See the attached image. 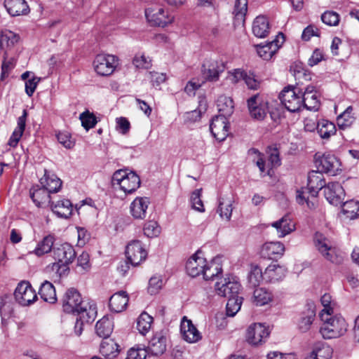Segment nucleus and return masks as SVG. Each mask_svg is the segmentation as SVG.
I'll use <instances>...</instances> for the list:
<instances>
[{
  "instance_id": "obj_1",
  "label": "nucleus",
  "mask_w": 359,
  "mask_h": 359,
  "mask_svg": "<svg viewBox=\"0 0 359 359\" xmlns=\"http://www.w3.org/2000/svg\"><path fill=\"white\" fill-rule=\"evenodd\" d=\"M62 308L65 313L76 314L83 321L93 322L97 316L95 304L84 302L80 293L74 288H69L65 292Z\"/></svg>"
},
{
  "instance_id": "obj_2",
  "label": "nucleus",
  "mask_w": 359,
  "mask_h": 359,
  "mask_svg": "<svg viewBox=\"0 0 359 359\" xmlns=\"http://www.w3.org/2000/svg\"><path fill=\"white\" fill-rule=\"evenodd\" d=\"M326 187L325 181L323 172L312 170L309 172L307 187L302 188L297 191V201L299 204L306 203L308 208L313 209L316 207V198L318 192L323 188Z\"/></svg>"
},
{
  "instance_id": "obj_3",
  "label": "nucleus",
  "mask_w": 359,
  "mask_h": 359,
  "mask_svg": "<svg viewBox=\"0 0 359 359\" xmlns=\"http://www.w3.org/2000/svg\"><path fill=\"white\" fill-rule=\"evenodd\" d=\"M320 317L323 322L320 333L324 339L338 338L346 333L347 323L343 317L332 316L331 313H320Z\"/></svg>"
},
{
  "instance_id": "obj_4",
  "label": "nucleus",
  "mask_w": 359,
  "mask_h": 359,
  "mask_svg": "<svg viewBox=\"0 0 359 359\" xmlns=\"http://www.w3.org/2000/svg\"><path fill=\"white\" fill-rule=\"evenodd\" d=\"M111 183L114 189L119 188L126 194H130L140 187L141 181L135 172L120 169L114 172Z\"/></svg>"
},
{
  "instance_id": "obj_5",
  "label": "nucleus",
  "mask_w": 359,
  "mask_h": 359,
  "mask_svg": "<svg viewBox=\"0 0 359 359\" xmlns=\"http://www.w3.org/2000/svg\"><path fill=\"white\" fill-rule=\"evenodd\" d=\"M53 257L57 261L52 266L61 276L68 269V265L73 262L76 257L74 247L68 243L56 244L53 248Z\"/></svg>"
},
{
  "instance_id": "obj_6",
  "label": "nucleus",
  "mask_w": 359,
  "mask_h": 359,
  "mask_svg": "<svg viewBox=\"0 0 359 359\" xmlns=\"http://www.w3.org/2000/svg\"><path fill=\"white\" fill-rule=\"evenodd\" d=\"M313 243L317 250L328 261L339 264L343 261V257L337 252L332 242L325 235L316 232L313 237Z\"/></svg>"
},
{
  "instance_id": "obj_7",
  "label": "nucleus",
  "mask_w": 359,
  "mask_h": 359,
  "mask_svg": "<svg viewBox=\"0 0 359 359\" xmlns=\"http://www.w3.org/2000/svg\"><path fill=\"white\" fill-rule=\"evenodd\" d=\"M302 90L288 86L279 95L283 105L290 112H297L302 108Z\"/></svg>"
},
{
  "instance_id": "obj_8",
  "label": "nucleus",
  "mask_w": 359,
  "mask_h": 359,
  "mask_svg": "<svg viewBox=\"0 0 359 359\" xmlns=\"http://www.w3.org/2000/svg\"><path fill=\"white\" fill-rule=\"evenodd\" d=\"M315 164L318 170L331 175H335L341 166L339 160L330 154H316Z\"/></svg>"
},
{
  "instance_id": "obj_9",
  "label": "nucleus",
  "mask_w": 359,
  "mask_h": 359,
  "mask_svg": "<svg viewBox=\"0 0 359 359\" xmlns=\"http://www.w3.org/2000/svg\"><path fill=\"white\" fill-rule=\"evenodd\" d=\"M215 287L218 295L228 298L238 296L241 285L236 277L229 276L217 282Z\"/></svg>"
},
{
  "instance_id": "obj_10",
  "label": "nucleus",
  "mask_w": 359,
  "mask_h": 359,
  "mask_svg": "<svg viewBox=\"0 0 359 359\" xmlns=\"http://www.w3.org/2000/svg\"><path fill=\"white\" fill-rule=\"evenodd\" d=\"M16 302L21 306H29L37 299L35 290L28 281H21L18 283L14 292Z\"/></svg>"
},
{
  "instance_id": "obj_11",
  "label": "nucleus",
  "mask_w": 359,
  "mask_h": 359,
  "mask_svg": "<svg viewBox=\"0 0 359 359\" xmlns=\"http://www.w3.org/2000/svg\"><path fill=\"white\" fill-rule=\"evenodd\" d=\"M116 65V57L112 55L99 54L93 61L94 69L100 76L111 75Z\"/></svg>"
},
{
  "instance_id": "obj_12",
  "label": "nucleus",
  "mask_w": 359,
  "mask_h": 359,
  "mask_svg": "<svg viewBox=\"0 0 359 359\" xmlns=\"http://www.w3.org/2000/svg\"><path fill=\"white\" fill-rule=\"evenodd\" d=\"M225 69V65L222 61L215 60H205L202 65L201 73L206 81L215 82L219 80V74Z\"/></svg>"
},
{
  "instance_id": "obj_13",
  "label": "nucleus",
  "mask_w": 359,
  "mask_h": 359,
  "mask_svg": "<svg viewBox=\"0 0 359 359\" xmlns=\"http://www.w3.org/2000/svg\"><path fill=\"white\" fill-rule=\"evenodd\" d=\"M250 116L257 120H263L268 112V102L259 94L250 97L248 101Z\"/></svg>"
},
{
  "instance_id": "obj_14",
  "label": "nucleus",
  "mask_w": 359,
  "mask_h": 359,
  "mask_svg": "<svg viewBox=\"0 0 359 359\" xmlns=\"http://www.w3.org/2000/svg\"><path fill=\"white\" fill-rule=\"evenodd\" d=\"M269 333V328L264 325L253 323L247 330L246 341L251 345L257 346L265 341Z\"/></svg>"
},
{
  "instance_id": "obj_15",
  "label": "nucleus",
  "mask_w": 359,
  "mask_h": 359,
  "mask_svg": "<svg viewBox=\"0 0 359 359\" xmlns=\"http://www.w3.org/2000/svg\"><path fill=\"white\" fill-rule=\"evenodd\" d=\"M227 118L218 114L212 118L210 124L212 135L219 142L224 141L229 135V123Z\"/></svg>"
},
{
  "instance_id": "obj_16",
  "label": "nucleus",
  "mask_w": 359,
  "mask_h": 359,
  "mask_svg": "<svg viewBox=\"0 0 359 359\" xmlns=\"http://www.w3.org/2000/svg\"><path fill=\"white\" fill-rule=\"evenodd\" d=\"M145 16L147 21L153 26L165 27L171 23L173 17L162 8L157 10L154 8H147L145 10Z\"/></svg>"
},
{
  "instance_id": "obj_17",
  "label": "nucleus",
  "mask_w": 359,
  "mask_h": 359,
  "mask_svg": "<svg viewBox=\"0 0 359 359\" xmlns=\"http://www.w3.org/2000/svg\"><path fill=\"white\" fill-rule=\"evenodd\" d=\"M126 255L130 264L136 266L145 260L147 252L142 247L140 241H133L127 245Z\"/></svg>"
},
{
  "instance_id": "obj_18",
  "label": "nucleus",
  "mask_w": 359,
  "mask_h": 359,
  "mask_svg": "<svg viewBox=\"0 0 359 359\" xmlns=\"http://www.w3.org/2000/svg\"><path fill=\"white\" fill-rule=\"evenodd\" d=\"M285 41L284 34L279 33L276 39L265 44H259L257 46V52L263 60H269L278 51Z\"/></svg>"
},
{
  "instance_id": "obj_19",
  "label": "nucleus",
  "mask_w": 359,
  "mask_h": 359,
  "mask_svg": "<svg viewBox=\"0 0 359 359\" xmlns=\"http://www.w3.org/2000/svg\"><path fill=\"white\" fill-rule=\"evenodd\" d=\"M324 195L330 204L337 206L342 204L345 192L339 182H330L325 187Z\"/></svg>"
},
{
  "instance_id": "obj_20",
  "label": "nucleus",
  "mask_w": 359,
  "mask_h": 359,
  "mask_svg": "<svg viewBox=\"0 0 359 359\" xmlns=\"http://www.w3.org/2000/svg\"><path fill=\"white\" fill-rule=\"evenodd\" d=\"M180 330L183 339L189 343H195L201 339L200 332L193 325L191 320L185 316L182 318Z\"/></svg>"
},
{
  "instance_id": "obj_21",
  "label": "nucleus",
  "mask_w": 359,
  "mask_h": 359,
  "mask_svg": "<svg viewBox=\"0 0 359 359\" xmlns=\"http://www.w3.org/2000/svg\"><path fill=\"white\" fill-rule=\"evenodd\" d=\"M200 252H197L191 256L186 264L187 273L191 277H196L203 273L206 259L200 257Z\"/></svg>"
},
{
  "instance_id": "obj_22",
  "label": "nucleus",
  "mask_w": 359,
  "mask_h": 359,
  "mask_svg": "<svg viewBox=\"0 0 359 359\" xmlns=\"http://www.w3.org/2000/svg\"><path fill=\"white\" fill-rule=\"evenodd\" d=\"M285 251L284 245L280 242H266L261 249L260 254L263 258L273 259L281 257Z\"/></svg>"
},
{
  "instance_id": "obj_23",
  "label": "nucleus",
  "mask_w": 359,
  "mask_h": 359,
  "mask_svg": "<svg viewBox=\"0 0 359 359\" xmlns=\"http://www.w3.org/2000/svg\"><path fill=\"white\" fill-rule=\"evenodd\" d=\"M149 200L147 197H137L130 204V213L135 219H143L146 217Z\"/></svg>"
},
{
  "instance_id": "obj_24",
  "label": "nucleus",
  "mask_w": 359,
  "mask_h": 359,
  "mask_svg": "<svg viewBox=\"0 0 359 359\" xmlns=\"http://www.w3.org/2000/svg\"><path fill=\"white\" fill-rule=\"evenodd\" d=\"M4 6L11 16L26 15L29 12L25 0H5Z\"/></svg>"
},
{
  "instance_id": "obj_25",
  "label": "nucleus",
  "mask_w": 359,
  "mask_h": 359,
  "mask_svg": "<svg viewBox=\"0 0 359 359\" xmlns=\"http://www.w3.org/2000/svg\"><path fill=\"white\" fill-rule=\"evenodd\" d=\"M128 296L125 291L114 293L109 299V306L111 311L119 313L126 309L128 303Z\"/></svg>"
},
{
  "instance_id": "obj_26",
  "label": "nucleus",
  "mask_w": 359,
  "mask_h": 359,
  "mask_svg": "<svg viewBox=\"0 0 359 359\" xmlns=\"http://www.w3.org/2000/svg\"><path fill=\"white\" fill-rule=\"evenodd\" d=\"M30 197L37 207H41L46 203L50 204L51 200L49 191L44 187H33L29 191Z\"/></svg>"
},
{
  "instance_id": "obj_27",
  "label": "nucleus",
  "mask_w": 359,
  "mask_h": 359,
  "mask_svg": "<svg viewBox=\"0 0 359 359\" xmlns=\"http://www.w3.org/2000/svg\"><path fill=\"white\" fill-rule=\"evenodd\" d=\"M278 233V236L282 238L290 233L295 229L294 223L288 215H285L279 220L271 224Z\"/></svg>"
},
{
  "instance_id": "obj_28",
  "label": "nucleus",
  "mask_w": 359,
  "mask_h": 359,
  "mask_svg": "<svg viewBox=\"0 0 359 359\" xmlns=\"http://www.w3.org/2000/svg\"><path fill=\"white\" fill-rule=\"evenodd\" d=\"M50 205L53 212L59 217L67 219L72 214V203L68 199L58 201L57 203L51 201Z\"/></svg>"
},
{
  "instance_id": "obj_29",
  "label": "nucleus",
  "mask_w": 359,
  "mask_h": 359,
  "mask_svg": "<svg viewBox=\"0 0 359 359\" xmlns=\"http://www.w3.org/2000/svg\"><path fill=\"white\" fill-rule=\"evenodd\" d=\"M166 337L161 333H156L150 340L149 351L153 355H160L166 351Z\"/></svg>"
},
{
  "instance_id": "obj_30",
  "label": "nucleus",
  "mask_w": 359,
  "mask_h": 359,
  "mask_svg": "<svg viewBox=\"0 0 359 359\" xmlns=\"http://www.w3.org/2000/svg\"><path fill=\"white\" fill-rule=\"evenodd\" d=\"M287 273V269L276 263L268 266L264 271V276L270 282H276L283 280Z\"/></svg>"
},
{
  "instance_id": "obj_31",
  "label": "nucleus",
  "mask_w": 359,
  "mask_h": 359,
  "mask_svg": "<svg viewBox=\"0 0 359 359\" xmlns=\"http://www.w3.org/2000/svg\"><path fill=\"white\" fill-rule=\"evenodd\" d=\"M100 352L107 359L115 358L120 352L118 344L111 339H104L100 344Z\"/></svg>"
},
{
  "instance_id": "obj_32",
  "label": "nucleus",
  "mask_w": 359,
  "mask_h": 359,
  "mask_svg": "<svg viewBox=\"0 0 359 359\" xmlns=\"http://www.w3.org/2000/svg\"><path fill=\"white\" fill-rule=\"evenodd\" d=\"M40 184L50 193L57 192L62 186V181L54 174H50L48 170H44V175L40 179Z\"/></svg>"
},
{
  "instance_id": "obj_33",
  "label": "nucleus",
  "mask_w": 359,
  "mask_h": 359,
  "mask_svg": "<svg viewBox=\"0 0 359 359\" xmlns=\"http://www.w3.org/2000/svg\"><path fill=\"white\" fill-rule=\"evenodd\" d=\"M27 117V111L26 109H24L22 114L18 118V126L8 140V144L11 147H15L18 145L25 128Z\"/></svg>"
},
{
  "instance_id": "obj_34",
  "label": "nucleus",
  "mask_w": 359,
  "mask_h": 359,
  "mask_svg": "<svg viewBox=\"0 0 359 359\" xmlns=\"http://www.w3.org/2000/svg\"><path fill=\"white\" fill-rule=\"evenodd\" d=\"M309 308L304 311L299 318L298 329L302 332H306L311 328V325L316 317V310L313 304H309Z\"/></svg>"
},
{
  "instance_id": "obj_35",
  "label": "nucleus",
  "mask_w": 359,
  "mask_h": 359,
  "mask_svg": "<svg viewBox=\"0 0 359 359\" xmlns=\"http://www.w3.org/2000/svg\"><path fill=\"white\" fill-rule=\"evenodd\" d=\"M269 23L268 19L264 16L257 17L252 25V32L255 36L264 38L269 33Z\"/></svg>"
},
{
  "instance_id": "obj_36",
  "label": "nucleus",
  "mask_w": 359,
  "mask_h": 359,
  "mask_svg": "<svg viewBox=\"0 0 359 359\" xmlns=\"http://www.w3.org/2000/svg\"><path fill=\"white\" fill-rule=\"evenodd\" d=\"M114 329V323L111 319L104 316L97 322L95 325V332L97 334L104 339H108Z\"/></svg>"
},
{
  "instance_id": "obj_37",
  "label": "nucleus",
  "mask_w": 359,
  "mask_h": 359,
  "mask_svg": "<svg viewBox=\"0 0 359 359\" xmlns=\"http://www.w3.org/2000/svg\"><path fill=\"white\" fill-rule=\"evenodd\" d=\"M55 240L53 235L49 234L45 236L42 241L38 243L34 251L29 252V253H34L38 257H40L50 252L52 250H53Z\"/></svg>"
},
{
  "instance_id": "obj_38",
  "label": "nucleus",
  "mask_w": 359,
  "mask_h": 359,
  "mask_svg": "<svg viewBox=\"0 0 359 359\" xmlns=\"http://www.w3.org/2000/svg\"><path fill=\"white\" fill-rule=\"evenodd\" d=\"M318 133L320 137L324 140H328L336 133L335 125L325 119L320 120L316 126Z\"/></svg>"
},
{
  "instance_id": "obj_39",
  "label": "nucleus",
  "mask_w": 359,
  "mask_h": 359,
  "mask_svg": "<svg viewBox=\"0 0 359 359\" xmlns=\"http://www.w3.org/2000/svg\"><path fill=\"white\" fill-rule=\"evenodd\" d=\"M217 107L218 109L219 115L229 117L233 112V101L229 97L220 96L217 99Z\"/></svg>"
},
{
  "instance_id": "obj_40",
  "label": "nucleus",
  "mask_w": 359,
  "mask_h": 359,
  "mask_svg": "<svg viewBox=\"0 0 359 359\" xmlns=\"http://www.w3.org/2000/svg\"><path fill=\"white\" fill-rule=\"evenodd\" d=\"M253 303L258 306H264L273 299V295L270 291L264 287H258L253 292Z\"/></svg>"
},
{
  "instance_id": "obj_41",
  "label": "nucleus",
  "mask_w": 359,
  "mask_h": 359,
  "mask_svg": "<svg viewBox=\"0 0 359 359\" xmlns=\"http://www.w3.org/2000/svg\"><path fill=\"white\" fill-rule=\"evenodd\" d=\"M353 108L352 106L348 107L344 111L339 114L337 118V123L339 129L344 130L350 127L355 120L353 114Z\"/></svg>"
},
{
  "instance_id": "obj_42",
  "label": "nucleus",
  "mask_w": 359,
  "mask_h": 359,
  "mask_svg": "<svg viewBox=\"0 0 359 359\" xmlns=\"http://www.w3.org/2000/svg\"><path fill=\"white\" fill-rule=\"evenodd\" d=\"M39 294L45 302L53 304L56 302V292L53 285L48 282L45 281L41 284Z\"/></svg>"
},
{
  "instance_id": "obj_43",
  "label": "nucleus",
  "mask_w": 359,
  "mask_h": 359,
  "mask_svg": "<svg viewBox=\"0 0 359 359\" xmlns=\"http://www.w3.org/2000/svg\"><path fill=\"white\" fill-rule=\"evenodd\" d=\"M342 212L351 219L357 218L359 216V202L354 200L343 202Z\"/></svg>"
},
{
  "instance_id": "obj_44",
  "label": "nucleus",
  "mask_w": 359,
  "mask_h": 359,
  "mask_svg": "<svg viewBox=\"0 0 359 359\" xmlns=\"http://www.w3.org/2000/svg\"><path fill=\"white\" fill-rule=\"evenodd\" d=\"M232 211V203L230 199H219V205L217 210V212L219 213L222 219H226V221H229L231 217Z\"/></svg>"
},
{
  "instance_id": "obj_45",
  "label": "nucleus",
  "mask_w": 359,
  "mask_h": 359,
  "mask_svg": "<svg viewBox=\"0 0 359 359\" xmlns=\"http://www.w3.org/2000/svg\"><path fill=\"white\" fill-rule=\"evenodd\" d=\"M222 273V266L219 264L216 263L213 259L210 263L205 262V269L203 271V278L206 280L212 279L214 277L217 276Z\"/></svg>"
},
{
  "instance_id": "obj_46",
  "label": "nucleus",
  "mask_w": 359,
  "mask_h": 359,
  "mask_svg": "<svg viewBox=\"0 0 359 359\" xmlns=\"http://www.w3.org/2000/svg\"><path fill=\"white\" fill-rule=\"evenodd\" d=\"M243 299V297L239 296L228 297L226 306V315L228 316L233 317L241 309Z\"/></svg>"
},
{
  "instance_id": "obj_47",
  "label": "nucleus",
  "mask_w": 359,
  "mask_h": 359,
  "mask_svg": "<svg viewBox=\"0 0 359 359\" xmlns=\"http://www.w3.org/2000/svg\"><path fill=\"white\" fill-rule=\"evenodd\" d=\"M19 40V36L11 31L3 32L0 36V48H11Z\"/></svg>"
},
{
  "instance_id": "obj_48",
  "label": "nucleus",
  "mask_w": 359,
  "mask_h": 359,
  "mask_svg": "<svg viewBox=\"0 0 359 359\" xmlns=\"http://www.w3.org/2000/svg\"><path fill=\"white\" fill-rule=\"evenodd\" d=\"M264 276V273H262V269L257 265H252L250 271L248 276L249 283L252 287H256L259 285Z\"/></svg>"
},
{
  "instance_id": "obj_49",
  "label": "nucleus",
  "mask_w": 359,
  "mask_h": 359,
  "mask_svg": "<svg viewBox=\"0 0 359 359\" xmlns=\"http://www.w3.org/2000/svg\"><path fill=\"white\" fill-rule=\"evenodd\" d=\"M302 108L309 111H318L320 107V100L318 94L302 95Z\"/></svg>"
},
{
  "instance_id": "obj_50",
  "label": "nucleus",
  "mask_w": 359,
  "mask_h": 359,
  "mask_svg": "<svg viewBox=\"0 0 359 359\" xmlns=\"http://www.w3.org/2000/svg\"><path fill=\"white\" fill-rule=\"evenodd\" d=\"M152 318L146 313H142L137 318V329L139 332L144 335L151 328Z\"/></svg>"
},
{
  "instance_id": "obj_51",
  "label": "nucleus",
  "mask_w": 359,
  "mask_h": 359,
  "mask_svg": "<svg viewBox=\"0 0 359 359\" xmlns=\"http://www.w3.org/2000/svg\"><path fill=\"white\" fill-rule=\"evenodd\" d=\"M332 355V348L330 346H325L313 350L306 359H331Z\"/></svg>"
},
{
  "instance_id": "obj_52",
  "label": "nucleus",
  "mask_w": 359,
  "mask_h": 359,
  "mask_svg": "<svg viewBox=\"0 0 359 359\" xmlns=\"http://www.w3.org/2000/svg\"><path fill=\"white\" fill-rule=\"evenodd\" d=\"M201 193L202 189H198L194 191L191 193L190 201L191 203V207L194 210L200 212H203L205 211V208L201 200Z\"/></svg>"
},
{
  "instance_id": "obj_53",
  "label": "nucleus",
  "mask_w": 359,
  "mask_h": 359,
  "mask_svg": "<svg viewBox=\"0 0 359 359\" xmlns=\"http://www.w3.org/2000/svg\"><path fill=\"white\" fill-rule=\"evenodd\" d=\"M79 118L81 121L82 126L88 130L93 128L97 123L96 117L93 114L90 113L88 111H86L80 114Z\"/></svg>"
},
{
  "instance_id": "obj_54",
  "label": "nucleus",
  "mask_w": 359,
  "mask_h": 359,
  "mask_svg": "<svg viewBox=\"0 0 359 359\" xmlns=\"http://www.w3.org/2000/svg\"><path fill=\"white\" fill-rule=\"evenodd\" d=\"M248 11V0H236L234 6L235 17L237 20L244 21Z\"/></svg>"
},
{
  "instance_id": "obj_55",
  "label": "nucleus",
  "mask_w": 359,
  "mask_h": 359,
  "mask_svg": "<svg viewBox=\"0 0 359 359\" xmlns=\"http://www.w3.org/2000/svg\"><path fill=\"white\" fill-rule=\"evenodd\" d=\"M235 78L237 79L238 78H243L249 89L257 90L260 86L259 81L255 79L252 75H248L247 74H243L242 72H236L235 73Z\"/></svg>"
},
{
  "instance_id": "obj_56",
  "label": "nucleus",
  "mask_w": 359,
  "mask_h": 359,
  "mask_svg": "<svg viewBox=\"0 0 359 359\" xmlns=\"http://www.w3.org/2000/svg\"><path fill=\"white\" fill-rule=\"evenodd\" d=\"M144 233L149 238L157 236L160 233V227L155 221H149L144 226Z\"/></svg>"
},
{
  "instance_id": "obj_57",
  "label": "nucleus",
  "mask_w": 359,
  "mask_h": 359,
  "mask_svg": "<svg viewBox=\"0 0 359 359\" xmlns=\"http://www.w3.org/2000/svg\"><path fill=\"white\" fill-rule=\"evenodd\" d=\"M15 67V60L11 57L8 59L7 51H5L4 55V61L1 65V79L3 80L4 77L8 76L9 72Z\"/></svg>"
},
{
  "instance_id": "obj_58",
  "label": "nucleus",
  "mask_w": 359,
  "mask_h": 359,
  "mask_svg": "<svg viewBox=\"0 0 359 359\" xmlns=\"http://www.w3.org/2000/svg\"><path fill=\"white\" fill-rule=\"evenodd\" d=\"M322 21L330 26H336L339 22V15L334 11H325L321 15Z\"/></svg>"
},
{
  "instance_id": "obj_59",
  "label": "nucleus",
  "mask_w": 359,
  "mask_h": 359,
  "mask_svg": "<svg viewBox=\"0 0 359 359\" xmlns=\"http://www.w3.org/2000/svg\"><path fill=\"white\" fill-rule=\"evenodd\" d=\"M77 266L80 268V272L88 271L90 267V256L88 252H83L77 258Z\"/></svg>"
},
{
  "instance_id": "obj_60",
  "label": "nucleus",
  "mask_w": 359,
  "mask_h": 359,
  "mask_svg": "<svg viewBox=\"0 0 359 359\" xmlns=\"http://www.w3.org/2000/svg\"><path fill=\"white\" fill-rule=\"evenodd\" d=\"M57 139L67 149H72L75 144L71 135L67 132H59L57 135Z\"/></svg>"
},
{
  "instance_id": "obj_61",
  "label": "nucleus",
  "mask_w": 359,
  "mask_h": 359,
  "mask_svg": "<svg viewBox=\"0 0 359 359\" xmlns=\"http://www.w3.org/2000/svg\"><path fill=\"white\" fill-rule=\"evenodd\" d=\"M137 68L149 69L151 66V60L144 55H136L133 60Z\"/></svg>"
},
{
  "instance_id": "obj_62",
  "label": "nucleus",
  "mask_w": 359,
  "mask_h": 359,
  "mask_svg": "<svg viewBox=\"0 0 359 359\" xmlns=\"http://www.w3.org/2000/svg\"><path fill=\"white\" fill-rule=\"evenodd\" d=\"M163 280L160 277L154 276L149 279L148 292L152 295L156 294L162 287Z\"/></svg>"
},
{
  "instance_id": "obj_63",
  "label": "nucleus",
  "mask_w": 359,
  "mask_h": 359,
  "mask_svg": "<svg viewBox=\"0 0 359 359\" xmlns=\"http://www.w3.org/2000/svg\"><path fill=\"white\" fill-rule=\"evenodd\" d=\"M147 353L145 349L131 348L126 359H146Z\"/></svg>"
},
{
  "instance_id": "obj_64",
  "label": "nucleus",
  "mask_w": 359,
  "mask_h": 359,
  "mask_svg": "<svg viewBox=\"0 0 359 359\" xmlns=\"http://www.w3.org/2000/svg\"><path fill=\"white\" fill-rule=\"evenodd\" d=\"M39 81L40 78L38 77H33L32 79L26 81L25 92L29 97L32 96Z\"/></svg>"
}]
</instances>
